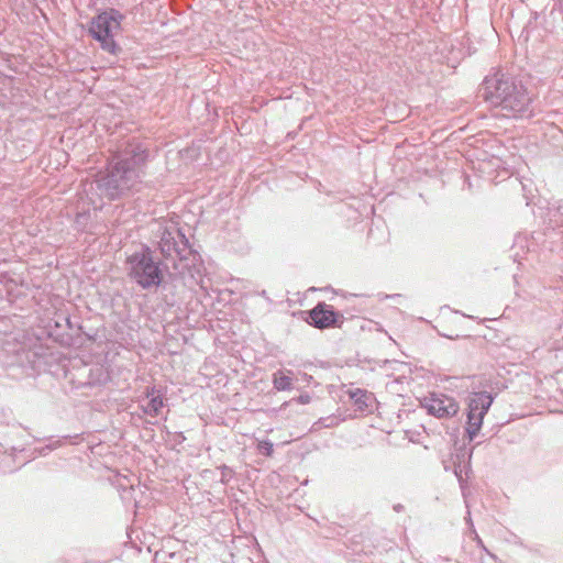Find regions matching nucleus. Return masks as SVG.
<instances>
[{
  "label": "nucleus",
  "instance_id": "19",
  "mask_svg": "<svg viewBox=\"0 0 563 563\" xmlns=\"http://www.w3.org/2000/svg\"><path fill=\"white\" fill-rule=\"evenodd\" d=\"M394 510L396 512H400V511L404 510V506L401 504H397V505L394 506Z\"/></svg>",
  "mask_w": 563,
  "mask_h": 563
},
{
  "label": "nucleus",
  "instance_id": "8",
  "mask_svg": "<svg viewBox=\"0 0 563 563\" xmlns=\"http://www.w3.org/2000/svg\"><path fill=\"white\" fill-rule=\"evenodd\" d=\"M421 406L429 415L439 419L454 417L460 409L459 402L451 396L442 393H431L421 400Z\"/></svg>",
  "mask_w": 563,
  "mask_h": 563
},
{
  "label": "nucleus",
  "instance_id": "4",
  "mask_svg": "<svg viewBox=\"0 0 563 563\" xmlns=\"http://www.w3.org/2000/svg\"><path fill=\"white\" fill-rule=\"evenodd\" d=\"M126 265L129 277L144 290L158 288L164 280V263L154 258L148 245L143 244L139 251L128 256Z\"/></svg>",
  "mask_w": 563,
  "mask_h": 563
},
{
  "label": "nucleus",
  "instance_id": "13",
  "mask_svg": "<svg viewBox=\"0 0 563 563\" xmlns=\"http://www.w3.org/2000/svg\"><path fill=\"white\" fill-rule=\"evenodd\" d=\"M257 450L262 455L272 456L274 452V445L269 440H263L258 442Z\"/></svg>",
  "mask_w": 563,
  "mask_h": 563
},
{
  "label": "nucleus",
  "instance_id": "14",
  "mask_svg": "<svg viewBox=\"0 0 563 563\" xmlns=\"http://www.w3.org/2000/svg\"><path fill=\"white\" fill-rule=\"evenodd\" d=\"M551 222H553L556 227H563V205L559 206L553 212Z\"/></svg>",
  "mask_w": 563,
  "mask_h": 563
},
{
  "label": "nucleus",
  "instance_id": "15",
  "mask_svg": "<svg viewBox=\"0 0 563 563\" xmlns=\"http://www.w3.org/2000/svg\"><path fill=\"white\" fill-rule=\"evenodd\" d=\"M67 439H70V435H65L62 439H58V440L49 443L48 445H46L45 448H43L41 450V454H44L46 451H52V450L58 448L59 445H62L63 441H65Z\"/></svg>",
  "mask_w": 563,
  "mask_h": 563
},
{
  "label": "nucleus",
  "instance_id": "17",
  "mask_svg": "<svg viewBox=\"0 0 563 563\" xmlns=\"http://www.w3.org/2000/svg\"><path fill=\"white\" fill-rule=\"evenodd\" d=\"M228 473H231V470L228 466L223 465V467H222V478H221L222 482H225V476H228Z\"/></svg>",
  "mask_w": 563,
  "mask_h": 563
},
{
  "label": "nucleus",
  "instance_id": "10",
  "mask_svg": "<svg viewBox=\"0 0 563 563\" xmlns=\"http://www.w3.org/2000/svg\"><path fill=\"white\" fill-rule=\"evenodd\" d=\"M272 383L277 391H288L294 388V377L291 371L278 369L272 376Z\"/></svg>",
  "mask_w": 563,
  "mask_h": 563
},
{
  "label": "nucleus",
  "instance_id": "22",
  "mask_svg": "<svg viewBox=\"0 0 563 563\" xmlns=\"http://www.w3.org/2000/svg\"><path fill=\"white\" fill-rule=\"evenodd\" d=\"M467 516H471V512H467ZM466 520L471 522V517H467Z\"/></svg>",
  "mask_w": 563,
  "mask_h": 563
},
{
  "label": "nucleus",
  "instance_id": "2",
  "mask_svg": "<svg viewBox=\"0 0 563 563\" xmlns=\"http://www.w3.org/2000/svg\"><path fill=\"white\" fill-rule=\"evenodd\" d=\"M147 148L135 139L123 142L108 165L107 174L98 180V188L111 200L133 189L144 174Z\"/></svg>",
  "mask_w": 563,
  "mask_h": 563
},
{
  "label": "nucleus",
  "instance_id": "9",
  "mask_svg": "<svg viewBox=\"0 0 563 563\" xmlns=\"http://www.w3.org/2000/svg\"><path fill=\"white\" fill-rule=\"evenodd\" d=\"M145 396L147 398V402L146 405L141 406L143 413L153 418L157 417L165 406L162 391L155 386L146 387Z\"/></svg>",
  "mask_w": 563,
  "mask_h": 563
},
{
  "label": "nucleus",
  "instance_id": "1",
  "mask_svg": "<svg viewBox=\"0 0 563 563\" xmlns=\"http://www.w3.org/2000/svg\"><path fill=\"white\" fill-rule=\"evenodd\" d=\"M151 241L158 250L166 269L183 278H195L202 265L200 254L192 249L175 218L157 219L152 223Z\"/></svg>",
  "mask_w": 563,
  "mask_h": 563
},
{
  "label": "nucleus",
  "instance_id": "21",
  "mask_svg": "<svg viewBox=\"0 0 563 563\" xmlns=\"http://www.w3.org/2000/svg\"><path fill=\"white\" fill-rule=\"evenodd\" d=\"M178 437L180 438V441H184L185 440V437L183 435V433H178Z\"/></svg>",
  "mask_w": 563,
  "mask_h": 563
},
{
  "label": "nucleus",
  "instance_id": "3",
  "mask_svg": "<svg viewBox=\"0 0 563 563\" xmlns=\"http://www.w3.org/2000/svg\"><path fill=\"white\" fill-rule=\"evenodd\" d=\"M479 93L493 107L504 111L505 117H528L532 112V98L527 88L514 76L496 71L483 80Z\"/></svg>",
  "mask_w": 563,
  "mask_h": 563
},
{
  "label": "nucleus",
  "instance_id": "11",
  "mask_svg": "<svg viewBox=\"0 0 563 563\" xmlns=\"http://www.w3.org/2000/svg\"><path fill=\"white\" fill-rule=\"evenodd\" d=\"M350 397L353 400L355 407L360 411H366L368 410L371 402L374 399V396L372 393H368L364 389L356 388L354 390L350 391Z\"/></svg>",
  "mask_w": 563,
  "mask_h": 563
},
{
  "label": "nucleus",
  "instance_id": "20",
  "mask_svg": "<svg viewBox=\"0 0 563 563\" xmlns=\"http://www.w3.org/2000/svg\"><path fill=\"white\" fill-rule=\"evenodd\" d=\"M65 321H66V324L69 329H73V324H71V321H70V318L69 317H66L65 318Z\"/></svg>",
  "mask_w": 563,
  "mask_h": 563
},
{
  "label": "nucleus",
  "instance_id": "7",
  "mask_svg": "<svg viewBox=\"0 0 563 563\" xmlns=\"http://www.w3.org/2000/svg\"><path fill=\"white\" fill-rule=\"evenodd\" d=\"M303 313L307 314L305 321L319 330L341 328L344 322L343 314L324 301L318 302L312 309Z\"/></svg>",
  "mask_w": 563,
  "mask_h": 563
},
{
  "label": "nucleus",
  "instance_id": "6",
  "mask_svg": "<svg viewBox=\"0 0 563 563\" xmlns=\"http://www.w3.org/2000/svg\"><path fill=\"white\" fill-rule=\"evenodd\" d=\"M494 397L488 391L473 393L467 399L466 434L472 441L479 432L485 415L488 412Z\"/></svg>",
  "mask_w": 563,
  "mask_h": 563
},
{
  "label": "nucleus",
  "instance_id": "16",
  "mask_svg": "<svg viewBox=\"0 0 563 563\" xmlns=\"http://www.w3.org/2000/svg\"><path fill=\"white\" fill-rule=\"evenodd\" d=\"M96 371L98 372L99 374V377L95 380H90L88 382L89 385H93V384H97V383H102L107 379L108 375L103 373V371L99 367L96 368Z\"/></svg>",
  "mask_w": 563,
  "mask_h": 563
},
{
  "label": "nucleus",
  "instance_id": "12",
  "mask_svg": "<svg viewBox=\"0 0 563 563\" xmlns=\"http://www.w3.org/2000/svg\"><path fill=\"white\" fill-rule=\"evenodd\" d=\"M90 219V213L89 212H80V213H77L76 216V219H75V227L77 230L79 231H86L87 230V223Z\"/></svg>",
  "mask_w": 563,
  "mask_h": 563
},
{
  "label": "nucleus",
  "instance_id": "18",
  "mask_svg": "<svg viewBox=\"0 0 563 563\" xmlns=\"http://www.w3.org/2000/svg\"><path fill=\"white\" fill-rule=\"evenodd\" d=\"M299 401H300L301 404H307V402L309 401V396H307V395H305V396H303V395L299 396Z\"/></svg>",
  "mask_w": 563,
  "mask_h": 563
},
{
  "label": "nucleus",
  "instance_id": "5",
  "mask_svg": "<svg viewBox=\"0 0 563 563\" xmlns=\"http://www.w3.org/2000/svg\"><path fill=\"white\" fill-rule=\"evenodd\" d=\"M123 14L115 9L104 11L92 18L89 34L100 43L103 51L117 55L121 48L113 38L114 30L120 29Z\"/></svg>",
  "mask_w": 563,
  "mask_h": 563
}]
</instances>
